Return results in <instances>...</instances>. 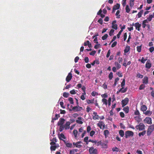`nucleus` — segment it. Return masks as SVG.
<instances>
[{
  "instance_id": "obj_13",
  "label": "nucleus",
  "mask_w": 154,
  "mask_h": 154,
  "mask_svg": "<svg viewBox=\"0 0 154 154\" xmlns=\"http://www.w3.org/2000/svg\"><path fill=\"white\" fill-rule=\"evenodd\" d=\"M64 142V143L65 144L66 146L68 147L71 148L72 147V143H67L64 140H63Z\"/></svg>"
},
{
  "instance_id": "obj_43",
  "label": "nucleus",
  "mask_w": 154,
  "mask_h": 154,
  "mask_svg": "<svg viewBox=\"0 0 154 154\" xmlns=\"http://www.w3.org/2000/svg\"><path fill=\"white\" fill-rule=\"evenodd\" d=\"M137 51L139 52H140L141 50V45L137 46Z\"/></svg>"
},
{
  "instance_id": "obj_46",
  "label": "nucleus",
  "mask_w": 154,
  "mask_h": 154,
  "mask_svg": "<svg viewBox=\"0 0 154 154\" xmlns=\"http://www.w3.org/2000/svg\"><path fill=\"white\" fill-rule=\"evenodd\" d=\"M114 32V30L113 29H111L109 32V34L110 36H111L113 35V33Z\"/></svg>"
},
{
  "instance_id": "obj_9",
  "label": "nucleus",
  "mask_w": 154,
  "mask_h": 154,
  "mask_svg": "<svg viewBox=\"0 0 154 154\" xmlns=\"http://www.w3.org/2000/svg\"><path fill=\"white\" fill-rule=\"evenodd\" d=\"M141 108L140 110L143 112H144L147 109L146 106L145 105L143 104V102L140 103Z\"/></svg>"
},
{
  "instance_id": "obj_36",
  "label": "nucleus",
  "mask_w": 154,
  "mask_h": 154,
  "mask_svg": "<svg viewBox=\"0 0 154 154\" xmlns=\"http://www.w3.org/2000/svg\"><path fill=\"white\" fill-rule=\"evenodd\" d=\"M108 36V34H106L104 35L102 37V39L103 40H104L106 39Z\"/></svg>"
},
{
  "instance_id": "obj_5",
  "label": "nucleus",
  "mask_w": 154,
  "mask_h": 154,
  "mask_svg": "<svg viewBox=\"0 0 154 154\" xmlns=\"http://www.w3.org/2000/svg\"><path fill=\"white\" fill-rule=\"evenodd\" d=\"M129 99L128 97H126L122 101V105L123 107L127 105L128 103Z\"/></svg>"
},
{
  "instance_id": "obj_62",
  "label": "nucleus",
  "mask_w": 154,
  "mask_h": 154,
  "mask_svg": "<svg viewBox=\"0 0 154 154\" xmlns=\"http://www.w3.org/2000/svg\"><path fill=\"white\" fill-rule=\"evenodd\" d=\"M117 42H116L115 41L114 42L112 45H111V47L112 48H113L116 45H117Z\"/></svg>"
},
{
  "instance_id": "obj_53",
  "label": "nucleus",
  "mask_w": 154,
  "mask_h": 154,
  "mask_svg": "<svg viewBox=\"0 0 154 154\" xmlns=\"http://www.w3.org/2000/svg\"><path fill=\"white\" fill-rule=\"evenodd\" d=\"M60 126V128L59 131L60 132H61L63 131V130L64 129V127L63 126V125H59Z\"/></svg>"
},
{
  "instance_id": "obj_50",
  "label": "nucleus",
  "mask_w": 154,
  "mask_h": 154,
  "mask_svg": "<svg viewBox=\"0 0 154 154\" xmlns=\"http://www.w3.org/2000/svg\"><path fill=\"white\" fill-rule=\"evenodd\" d=\"M91 95L93 96H95L96 95H98V93L95 91H93L91 93Z\"/></svg>"
},
{
  "instance_id": "obj_35",
  "label": "nucleus",
  "mask_w": 154,
  "mask_h": 154,
  "mask_svg": "<svg viewBox=\"0 0 154 154\" xmlns=\"http://www.w3.org/2000/svg\"><path fill=\"white\" fill-rule=\"evenodd\" d=\"M125 79H123V81H122V82L121 84V86L122 88L124 87V86H125Z\"/></svg>"
},
{
  "instance_id": "obj_42",
  "label": "nucleus",
  "mask_w": 154,
  "mask_h": 154,
  "mask_svg": "<svg viewBox=\"0 0 154 154\" xmlns=\"http://www.w3.org/2000/svg\"><path fill=\"white\" fill-rule=\"evenodd\" d=\"M99 118L100 116L98 115L94 116H93V119L95 120L98 119Z\"/></svg>"
},
{
  "instance_id": "obj_60",
  "label": "nucleus",
  "mask_w": 154,
  "mask_h": 154,
  "mask_svg": "<svg viewBox=\"0 0 154 154\" xmlns=\"http://www.w3.org/2000/svg\"><path fill=\"white\" fill-rule=\"evenodd\" d=\"M111 97H109V98L108 100V104L109 106H110L111 105Z\"/></svg>"
},
{
  "instance_id": "obj_17",
  "label": "nucleus",
  "mask_w": 154,
  "mask_h": 154,
  "mask_svg": "<svg viewBox=\"0 0 154 154\" xmlns=\"http://www.w3.org/2000/svg\"><path fill=\"white\" fill-rule=\"evenodd\" d=\"M120 4L117 3L116 4V5H114L113 7V10H116L120 8Z\"/></svg>"
},
{
  "instance_id": "obj_12",
  "label": "nucleus",
  "mask_w": 154,
  "mask_h": 154,
  "mask_svg": "<svg viewBox=\"0 0 154 154\" xmlns=\"http://www.w3.org/2000/svg\"><path fill=\"white\" fill-rule=\"evenodd\" d=\"M65 120L63 118H60L57 124L58 125H63L64 123Z\"/></svg>"
},
{
  "instance_id": "obj_25",
  "label": "nucleus",
  "mask_w": 154,
  "mask_h": 154,
  "mask_svg": "<svg viewBox=\"0 0 154 154\" xmlns=\"http://www.w3.org/2000/svg\"><path fill=\"white\" fill-rule=\"evenodd\" d=\"M119 134L120 135L121 137H123V136H124V131H123V130H119Z\"/></svg>"
},
{
  "instance_id": "obj_49",
  "label": "nucleus",
  "mask_w": 154,
  "mask_h": 154,
  "mask_svg": "<svg viewBox=\"0 0 154 154\" xmlns=\"http://www.w3.org/2000/svg\"><path fill=\"white\" fill-rule=\"evenodd\" d=\"M100 24L102 25L103 23V20L102 18H100L97 21Z\"/></svg>"
},
{
  "instance_id": "obj_31",
  "label": "nucleus",
  "mask_w": 154,
  "mask_h": 154,
  "mask_svg": "<svg viewBox=\"0 0 154 154\" xmlns=\"http://www.w3.org/2000/svg\"><path fill=\"white\" fill-rule=\"evenodd\" d=\"M146 133V131H143L139 133L138 134V135L139 137H140L141 136H143Z\"/></svg>"
},
{
  "instance_id": "obj_57",
  "label": "nucleus",
  "mask_w": 154,
  "mask_h": 154,
  "mask_svg": "<svg viewBox=\"0 0 154 154\" xmlns=\"http://www.w3.org/2000/svg\"><path fill=\"white\" fill-rule=\"evenodd\" d=\"M146 59H144L143 57H142L141 60V62L142 63H144L145 62L146 60Z\"/></svg>"
},
{
  "instance_id": "obj_59",
  "label": "nucleus",
  "mask_w": 154,
  "mask_h": 154,
  "mask_svg": "<svg viewBox=\"0 0 154 154\" xmlns=\"http://www.w3.org/2000/svg\"><path fill=\"white\" fill-rule=\"evenodd\" d=\"M122 32V30H120L119 31L118 33L117 34V35L118 38H120V35Z\"/></svg>"
},
{
  "instance_id": "obj_39",
  "label": "nucleus",
  "mask_w": 154,
  "mask_h": 154,
  "mask_svg": "<svg viewBox=\"0 0 154 154\" xmlns=\"http://www.w3.org/2000/svg\"><path fill=\"white\" fill-rule=\"evenodd\" d=\"M57 146H51L50 147V149L51 151H54L55 150Z\"/></svg>"
},
{
  "instance_id": "obj_41",
  "label": "nucleus",
  "mask_w": 154,
  "mask_h": 154,
  "mask_svg": "<svg viewBox=\"0 0 154 154\" xmlns=\"http://www.w3.org/2000/svg\"><path fill=\"white\" fill-rule=\"evenodd\" d=\"M134 114L135 115H138L139 116L140 115V113L139 112V111L137 109H136V110H135L134 111Z\"/></svg>"
},
{
  "instance_id": "obj_19",
  "label": "nucleus",
  "mask_w": 154,
  "mask_h": 154,
  "mask_svg": "<svg viewBox=\"0 0 154 154\" xmlns=\"http://www.w3.org/2000/svg\"><path fill=\"white\" fill-rule=\"evenodd\" d=\"M78 119L79 120H77L76 121V123L80 124H82L83 123V122L82 121L80 120H81L82 119V117H79L78 118Z\"/></svg>"
},
{
  "instance_id": "obj_45",
  "label": "nucleus",
  "mask_w": 154,
  "mask_h": 154,
  "mask_svg": "<svg viewBox=\"0 0 154 154\" xmlns=\"http://www.w3.org/2000/svg\"><path fill=\"white\" fill-rule=\"evenodd\" d=\"M109 78L110 80H111L113 78V73L112 72H110L109 75Z\"/></svg>"
},
{
  "instance_id": "obj_63",
  "label": "nucleus",
  "mask_w": 154,
  "mask_h": 154,
  "mask_svg": "<svg viewBox=\"0 0 154 154\" xmlns=\"http://www.w3.org/2000/svg\"><path fill=\"white\" fill-rule=\"evenodd\" d=\"M118 149L116 147H113L112 149V150L113 152H114V151L118 152Z\"/></svg>"
},
{
  "instance_id": "obj_52",
  "label": "nucleus",
  "mask_w": 154,
  "mask_h": 154,
  "mask_svg": "<svg viewBox=\"0 0 154 154\" xmlns=\"http://www.w3.org/2000/svg\"><path fill=\"white\" fill-rule=\"evenodd\" d=\"M91 127L90 126H88L87 127V132L88 133L91 130Z\"/></svg>"
},
{
  "instance_id": "obj_54",
  "label": "nucleus",
  "mask_w": 154,
  "mask_h": 154,
  "mask_svg": "<svg viewBox=\"0 0 154 154\" xmlns=\"http://www.w3.org/2000/svg\"><path fill=\"white\" fill-rule=\"evenodd\" d=\"M60 137H59V139H61L60 137H61L62 138H63V139H65L66 138V137H65V136H64V135L62 133H61L60 134Z\"/></svg>"
},
{
  "instance_id": "obj_51",
  "label": "nucleus",
  "mask_w": 154,
  "mask_h": 154,
  "mask_svg": "<svg viewBox=\"0 0 154 154\" xmlns=\"http://www.w3.org/2000/svg\"><path fill=\"white\" fill-rule=\"evenodd\" d=\"M70 93L72 94H76L75 91L74 89H73L70 91Z\"/></svg>"
},
{
  "instance_id": "obj_64",
  "label": "nucleus",
  "mask_w": 154,
  "mask_h": 154,
  "mask_svg": "<svg viewBox=\"0 0 154 154\" xmlns=\"http://www.w3.org/2000/svg\"><path fill=\"white\" fill-rule=\"evenodd\" d=\"M154 50V48L153 47H151L149 48V50L150 52H152Z\"/></svg>"
},
{
  "instance_id": "obj_23",
  "label": "nucleus",
  "mask_w": 154,
  "mask_h": 154,
  "mask_svg": "<svg viewBox=\"0 0 154 154\" xmlns=\"http://www.w3.org/2000/svg\"><path fill=\"white\" fill-rule=\"evenodd\" d=\"M143 113L146 115L150 116L152 114V112L151 111H150L149 110H147L146 112H144Z\"/></svg>"
},
{
  "instance_id": "obj_55",
  "label": "nucleus",
  "mask_w": 154,
  "mask_h": 154,
  "mask_svg": "<svg viewBox=\"0 0 154 154\" xmlns=\"http://www.w3.org/2000/svg\"><path fill=\"white\" fill-rule=\"evenodd\" d=\"M96 53V51H93L89 53L90 55L94 56Z\"/></svg>"
},
{
  "instance_id": "obj_11",
  "label": "nucleus",
  "mask_w": 154,
  "mask_h": 154,
  "mask_svg": "<svg viewBox=\"0 0 154 154\" xmlns=\"http://www.w3.org/2000/svg\"><path fill=\"white\" fill-rule=\"evenodd\" d=\"M151 67V63H150V60H149L146 62V65L145 67L148 69H150Z\"/></svg>"
},
{
  "instance_id": "obj_47",
  "label": "nucleus",
  "mask_w": 154,
  "mask_h": 154,
  "mask_svg": "<svg viewBox=\"0 0 154 154\" xmlns=\"http://www.w3.org/2000/svg\"><path fill=\"white\" fill-rule=\"evenodd\" d=\"M134 0H130V6L131 7H132L134 5Z\"/></svg>"
},
{
  "instance_id": "obj_24",
  "label": "nucleus",
  "mask_w": 154,
  "mask_h": 154,
  "mask_svg": "<svg viewBox=\"0 0 154 154\" xmlns=\"http://www.w3.org/2000/svg\"><path fill=\"white\" fill-rule=\"evenodd\" d=\"M73 134L75 138H77V137L78 131L76 129H74L73 131Z\"/></svg>"
},
{
  "instance_id": "obj_40",
  "label": "nucleus",
  "mask_w": 154,
  "mask_h": 154,
  "mask_svg": "<svg viewBox=\"0 0 154 154\" xmlns=\"http://www.w3.org/2000/svg\"><path fill=\"white\" fill-rule=\"evenodd\" d=\"M126 12L128 13H129L130 11V8H129V6L127 5L125 8Z\"/></svg>"
},
{
  "instance_id": "obj_27",
  "label": "nucleus",
  "mask_w": 154,
  "mask_h": 154,
  "mask_svg": "<svg viewBox=\"0 0 154 154\" xmlns=\"http://www.w3.org/2000/svg\"><path fill=\"white\" fill-rule=\"evenodd\" d=\"M130 47L129 46H127L126 47L125 49L124 50L125 53H126L128 52L130 50Z\"/></svg>"
},
{
  "instance_id": "obj_22",
  "label": "nucleus",
  "mask_w": 154,
  "mask_h": 154,
  "mask_svg": "<svg viewBox=\"0 0 154 154\" xmlns=\"http://www.w3.org/2000/svg\"><path fill=\"white\" fill-rule=\"evenodd\" d=\"M104 124V122L101 121H100L99 122L97 123V125L98 127H99L100 129H102V126H103V124Z\"/></svg>"
},
{
  "instance_id": "obj_56",
  "label": "nucleus",
  "mask_w": 154,
  "mask_h": 154,
  "mask_svg": "<svg viewBox=\"0 0 154 154\" xmlns=\"http://www.w3.org/2000/svg\"><path fill=\"white\" fill-rule=\"evenodd\" d=\"M153 17V16L152 15H150L149 17H148L147 19L149 21H150L151 20L152 18Z\"/></svg>"
},
{
  "instance_id": "obj_18",
  "label": "nucleus",
  "mask_w": 154,
  "mask_h": 154,
  "mask_svg": "<svg viewBox=\"0 0 154 154\" xmlns=\"http://www.w3.org/2000/svg\"><path fill=\"white\" fill-rule=\"evenodd\" d=\"M127 88H124V87H122V88H120L119 90V92H121L122 93H124L127 91Z\"/></svg>"
},
{
  "instance_id": "obj_16",
  "label": "nucleus",
  "mask_w": 154,
  "mask_h": 154,
  "mask_svg": "<svg viewBox=\"0 0 154 154\" xmlns=\"http://www.w3.org/2000/svg\"><path fill=\"white\" fill-rule=\"evenodd\" d=\"M70 123L69 122H67L64 125V128L66 129H69Z\"/></svg>"
},
{
  "instance_id": "obj_32",
  "label": "nucleus",
  "mask_w": 154,
  "mask_h": 154,
  "mask_svg": "<svg viewBox=\"0 0 154 154\" xmlns=\"http://www.w3.org/2000/svg\"><path fill=\"white\" fill-rule=\"evenodd\" d=\"M145 87V86L144 84H141L139 87V89L140 90L144 89Z\"/></svg>"
},
{
  "instance_id": "obj_58",
  "label": "nucleus",
  "mask_w": 154,
  "mask_h": 154,
  "mask_svg": "<svg viewBox=\"0 0 154 154\" xmlns=\"http://www.w3.org/2000/svg\"><path fill=\"white\" fill-rule=\"evenodd\" d=\"M127 38V34L126 32H125L124 34V36H123V38H124V41H125L126 39Z\"/></svg>"
},
{
  "instance_id": "obj_2",
  "label": "nucleus",
  "mask_w": 154,
  "mask_h": 154,
  "mask_svg": "<svg viewBox=\"0 0 154 154\" xmlns=\"http://www.w3.org/2000/svg\"><path fill=\"white\" fill-rule=\"evenodd\" d=\"M154 130V125H150L147 130V134L148 136L150 135L151 133Z\"/></svg>"
},
{
  "instance_id": "obj_61",
  "label": "nucleus",
  "mask_w": 154,
  "mask_h": 154,
  "mask_svg": "<svg viewBox=\"0 0 154 154\" xmlns=\"http://www.w3.org/2000/svg\"><path fill=\"white\" fill-rule=\"evenodd\" d=\"M120 115L122 118H123L125 117V114L122 112H120Z\"/></svg>"
},
{
  "instance_id": "obj_7",
  "label": "nucleus",
  "mask_w": 154,
  "mask_h": 154,
  "mask_svg": "<svg viewBox=\"0 0 154 154\" xmlns=\"http://www.w3.org/2000/svg\"><path fill=\"white\" fill-rule=\"evenodd\" d=\"M89 152L91 154H97V150L94 148L91 147L89 149Z\"/></svg>"
},
{
  "instance_id": "obj_30",
  "label": "nucleus",
  "mask_w": 154,
  "mask_h": 154,
  "mask_svg": "<svg viewBox=\"0 0 154 154\" xmlns=\"http://www.w3.org/2000/svg\"><path fill=\"white\" fill-rule=\"evenodd\" d=\"M115 64L116 65L118 69H119L121 67V65L119 64L117 62H115Z\"/></svg>"
},
{
  "instance_id": "obj_4",
  "label": "nucleus",
  "mask_w": 154,
  "mask_h": 154,
  "mask_svg": "<svg viewBox=\"0 0 154 154\" xmlns=\"http://www.w3.org/2000/svg\"><path fill=\"white\" fill-rule=\"evenodd\" d=\"M145 126L142 123H140L139 125H137L136 127V128L139 129L140 131H142L145 129Z\"/></svg>"
},
{
  "instance_id": "obj_6",
  "label": "nucleus",
  "mask_w": 154,
  "mask_h": 154,
  "mask_svg": "<svg viewBox=\"0 0 154 154\" xmlns=\"http://www.w3.org/2000/svg\"><path fill=\"white\" fill-rule=\"evenodd\" d=\"M81 143H82V142L81 141H78L76 143L73 142V145L74 146L73 147L75 146L76 147L78 148H81L82 146V145L80 144Z\"/></svg>"
},
{
  "instance_id": "obj_15",
  "label": "nucleus",
  "mask_w": 154,
  "mask_h": 154,
  "mask_svg": "<svg viewBox=\"0 0 154 154\" xmlns=\"http://www.w3.org/2000/svg\"><path fill=\"white\" fill-rule=\"evenodd\" d=\"M148 78L147 76L144 77L143 79V83L145 84H147L148 83Z\"/></svg>"
},
{
  "instance_id": "obj_37",
  "label": "nucleus",
  "mask_w": 154,
  "mask_h": 154,
  "mask_svg": "<svg viewBox=\"0 0 154 154\" xmlns=\"http://www.w3.org/2000/svg\"><path fill=\"white\" fill-rule=\"evenodd\" d=\"M69 93L66 92H64L63 94V96L65 98L69 96Z\"/></svg>"
},
{
  "instance_id": "obj_26",
  "label": "nucleus",
  "mask_w": 154,
  "mask_h": 154,
  "mask_svg": "<svg viewBox=\"0 0 154 154\" xmlns=\"http://www.w3.org/2000/svg\"><path fill=\"white\" fill-rule=\"evenodd\" d=\"M120 12L119 10H117L116 14V15L117 16L116 17L117 18H120L121 15L119 14Z\"/></svg>"
},
{
  "instance_id": "obj_10",
  "label": "nucleus",
  "mask_w": 154,
  "mask_h": 154,
  "mask_svg": "<svg viewBox=\"0 0 154 154\" xmlns=\"http://www.w3.org/2000/svg\"><path fill=\"white\" fill-rule=\"evenodd\" d=\"M72 74L71 72H69L68 73V75L67 76L66 78V81L67 82H69L71 80L72 78Z\"/></svg>"
},
{
  "instance_id": "obj_3",
  "label": "nucleus",
  "mask_w": 154,
  "mask_h": 154,
  "mask_svg": "<svg viewBox=\"0 0 154 154\" xmlns=\"http://www.w3.org/2000/svg\"><path fill=\"white\" fill-rule=\"evenodd\" d=\"M134 133L133 131H127L125 132V137L126 138H128V137H133L134 136Z\"/></svg>"
},
{
  "instance_id": "obj_8",
  "label": "nucleus",
  "mask_w": 154,
  "mask_h": 154,
  "mask_svg": "<svg viewBox=\"0 0 154 154\" xmlns=\"http://www.w3.org/2000/svg\"><path fill=\"white\" fill-rule=\"evenodd\" d=\"M144 121L145 123L149 124H151L152 123V119L150 117H146L144 120Z\"/></svg>"
},
{
  "instance_id": "obj_14",
  "label": "nucleus",
  "mask_w": 154,
  "mask_h": 154,
  "mask_svg": "<svg viewBox=\"0 0 154 154\" xmlns=\"http://www.w3.org/2000/svg\"><path fill=\"white\" fill-rule=\"evenodd\" d=\"M134 25L136 28V29H137L138 31L140 30V28L141 27V24L139 23H136L134 24Z\"/></svg>"
},
{
  "instance_id": "obj_48",
  "label": "nucleus",
  "mask_w": 154,
  "mask_h": 154,
  "mask_svg": "<svg viewBox=\"0 0 154 154\" xmlns=\"http://www.w3.org/2000/svg\"><path fill=\"white\" fill-rule=\"evenodd\" d=\"M95 133V131H91L90 133V135L91 137H93Z\"/></svg>"
},
{
  "instance_id": "obj_29",
  "label": "nucleus",
  "mask_w": 154,
  "mask_h": 154,
  "mask_svg": "<svg viewBox=\"0 0 154 154\" xmlns=\"http://www.w3.org/2000/svg\"><path fill=\"white\" fill-rule=\"evenodd\" d=\"M134 119L137 122H140L141 120V119L140 118L139 116H136L134 117Z\"/></svg>"
},
{
  "instance_id": "obj_38",
  "label": "nucleus",
  "mask_w": 154,
  "mask_h": 154,
  "mask_svg": "<svg viewBox=\"0 0 154 154\" xmlns=\"http://www.w3.org/2000/svg\"><path fill=\"white\" fill-rule=\"evenodd\" d=\"M112 29H115V30H116L117 29L118 25L116 24L112 25Z\"/></svg>"
},
{
  "instance_id": "obj_21",
  "label": "nucleus",
  "mask_w": 154,
  "mask_h": 154,
  "mask_svg": "<svg viewBox=\"0 0 154 154\" xmlns=\"http://www.w3.org/2000/svg\"><path fill=\"white\" fill-rule=\"evenodd\" d=\"M123 110L125 113H128L129 112V107L128 106H127L124 108Z\"/></svg>"
},
{
  "instance_id": "obj_20",
  "label": "nucleus",
  "mask_w": 154,
  "mask_h": 154,
  "mask_svg": "<svg viewBox=\"0 0 154 154\" xmlns=\"http://www.w3.org/2000/svg\"><path fill=\"white\" fill-rule=\"evenodd\" d=\"M109 133V130H105L104 131V135L106 138L108 136V135Z\"/></svg>"
},
{
  "instance_id": "obj_33",
  "label": "nucleus",
  "mask_w": 154,
  "mask_h": 154,
  "mask_svg": "<svg viewBox=\"0 0 154 154\" xmlns=\"http://www.w3.org/2000/svg\"><path fill=\"white\" fill-rule=\"evenodd\" d=\"M102 101L103 103V104H105L106 105H107V101L106 99L103 98L102 99Z\"/></svg>"
},
{
  "instance_id": "obj_1",
  "label": "nucleus",
  "mask_w": 154,
  "mask_h": 154,
  "mask_svg": "<svg viewBox=\"0 0 154 154\" xmlns=\"http://www.w3.org/2000/svg\"><path fill=\"white\" fill-rule=\"evenodd\" d=\"M83 109V108L81 106H74L72 107V109H69V111H73L74 112H76L78 111H80Z\"/></svg>"
},
{
  "instance_id": "obj_44",
  "label": "nucleus",
  "mask_w": 154,
  "mask_h": 154,
  "mask_svg": "<svg viewBox=\"0 0 154 154\" xmlns=\"http://www.w3.org/2000/svg\"><path fill=\"white\" fill-rule=\"evenodd\" d=\"M60 117V115L59 114H56L55 115V117L53 118L54 120H56L58 118Z\"/></svg>"
},
{
  "instance_id": "obj_34",
  "label": "nucleus",
  "mask_w": 154,
  "mask_h": 154,
  "mask_svg": "<svg viewBox=\"0 0 154 154\" xmlns=\"http://www.w3.org/2000/svg\"><path fill=\"white\" fill-rule=\"evenodd\" d=\"M68 100L69 101L70 103L71 104H74V102L73 98L72 97H69L68 98Z\"/></svg>"
},
{
  "instance_id": "obj_28",
  "label": "nucleus",
  "mask_w": 154,
  "mask_h": 154,
  "mask_svg": "<svg viewBox=\"0 0 154 154\" xmlns=\"http://www.w3.org/2000/svg\"><path fill=\"white\" fill-rule=\"evenodd\" d=\"M87 103L88 104L93 103H94V99H93L91 100H86Z\"/></svg>"
}]
</instances>
